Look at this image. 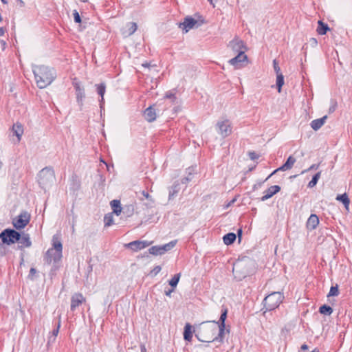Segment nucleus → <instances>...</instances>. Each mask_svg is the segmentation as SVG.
Returning <instances> with one entry per match:
<instances>
[{"mask_svg": "<svg viewBox=\"0 0 352 352\" xmlns=\"http://www.w3.org/2000/svg\"><path fill=\"white\" fill-rule=\"evenodd\" d=\"M36 83L38 88L44 89L56 78V73L54 68L45 65H36L32 69Z\"/></svg>", "mask_w": 352, "mask_h": 352, "instance_id": "nucleus-1", "label": "nucleus"}, {"mask_svg": "<svg viewBox=\"0 0 352 352\" xmlns=\"http://www.w3.org/2000/svg\"><path fill=\"white\" fill-rule=\"evenodd\" d=\"M217 331V328L215 324L206 325L201 327L195 336L201 342L210 343L220 338L219 334L216 336Z\"/></svg>", "mask_w": 352, "mask_h": 352, "instance_id": "nucleus-2", "label": "nucleus"}, {"mask_svg": "<svg viewBox=\"0 0 352 352\" xmlns=\"http://www.w3.org/2000/svg\"><path fill=\"white\" fill-rule=\"evenodd\" d=\"M56 180L54 170L52 167L43 168L38 175V182L43 189L51 186Z\"/></svg>", "mask_w": 352, "mask_h": 352, "instance_id": "nucleus-3", "label": "nucleus"}, {"mask_svg": "<svg viewBox=\"0 0 352 352\" xmlns=\"http://www.w3.org/2000/svg\"><path fill=\"white\" fill-rule=\"evenodd\" d=\"M283 298L284 296L280 292H272L264 298V307L266 311L274 310L279 307Z\"/></svg>", "mask_w": 352, "mask_h": 352, "instance_id": "nucleus-4", "label": "nucleus"}, {"mask_svg": "<svg viewBox=\"0 0 352 352\" xmlns=\"http://www.w3.org/2000/svg\"><path fill=\"white\" fill-rule=\"evenodd\" d=\"M62 258V252H59L57 250L49 249L45 256H44V261L47 265H50L53 263V266L51 270V273L55 272L58 268V263L60 261Z\"/></svg>", "mask_w": 352, "mask_h": 352, "instance_id": "nucleus-5", "label": "nucleus"}, {"mask_svg": "<svg viewBox=\"0 0 352 352\" xmlns=\"http://www.w3.org/2000/svg\"><path fill=\"white\" fill-rule=\"evenodd\" d=\"M20 232L12 228H6L0 233L1 242L10 245L19 240Z\"/></svg>", "mask_w": 352, "mask_h": 352, "instance_id": "nucleus-6", "label": "nucleus"}, {"mask_svg": "<svg viewBox=\"0 0 352 352\" xmlns=\"http://www.w3.org/2000/svg\"><path fill=\"white\" fill-rule=\"evenodd\" d=\"M30 219V214L25 211L12 220V225L16 230H20L23 229L28 224Z\"/></svg>", "mask_w": 352, "mask_h": 352, "instance_id": "nucleus-7", "label": "nucleus"}, {"mask_svg": "<svg viewBox=\"0 0 352 352\" xmlns=\"http://www.w3.org/2000/svg\"><path fill=\"white\" fill-rule=\"evenodd\" d=\"M245 266V263L242 261H237L233 265L232 272L239 280H242L249 274L248 271L244 269Z\"/></svg>", "mask_w": 352, "mask_h": 352, "instance_id": "nucleus-8", "label": "nucleus"}, {"mask_svg": "<svg viewBox=\"0 0 352 352\" xmlns=\"http://www.w3.org/2000/svg\"><path fill=\"white\" fill-rule=\"evenodd\" d=\"M218 133L223 137L226 138L230 135L232 133V126L230 120H224L218 121L216 124Z\"/></svg>", "mask_w": 352, "mask_h": 352, "instance_id": "nucleus-9", "label": "nucleus"}, {"mask_svg": "<svg viewBox=\"0 0 352 352\" xmlns=\"http://www.w3.org/2000/svg\"><path fill=\"white\" fill-rule=\"evenodd\" d=\"M228 47L234 53L236 54H239V52L241 51L245 52L247 50L244 42L238 38H234L230 41L228 45Z\"/></svg>", "mask_w": 352, "mask_h": 352, "instance_id": "nucleus-10", "label": "nucleus"}, {"mask_svg": "<svg viewBox=\"0 0 352 352\" xmlns=\"http://www.w3.org/2000/svg\"><path fill=\"white\" fill-rule=\"evenodd\" d=\"M228 314V309L226 308H224L221 310V314L220 316L219 320L218 322L212 321V322L216 325L218 324L219 327V336L220 337V339H222L223 337L224 331H225V321L227 318Z\"/></svg>", "mask_w": 352, "mask_h": 352, "instance_id": "nucleus-11", "label": "nucleus"}, {"mask_svg": "<svg viewBox=\"0 0 352 352\" xmlns=\"http://www.w3.org/2000/svg\"><path fill=\"white\" fill-rule=\"evenodd\" d=\"M245 61H248V56L243 51H241L235 57L229 60L228 63L236 69H239Z\"/></svg>", "mask_w": 352, "mask_h": 352, "instance_id": "nucleus-12", "label": "nucleus"}, {"mask_svg": "<svg viewBox=\"0 0 352 352\" xmlns=\"http://www.w3.org/2000/svg\"><path fill=\"white\" fill-rule=\"evenodd\" d=\"M198 21L191 16H186L182 23H180L179 27L182 28L185 32H188L190 29L195 27H199Z\"/></svg>", "mask_w": 352, "mask_h": 352, "instance_id": "nucleus-13", "label": "nucleus"}, {"mask_svg": "<svg viewBox=\"0 0 352 352\" xmlns=\"http://www.w3.org/2000/svg\"><path fill=\"white\" fill-rule=\"evenodd\" d=\"M19 243L17 249L23 250L25 248H30L32 246V241L30 234L25 232H20L19 240L17 241Z\"/></svg>", "mask_w": 352, "mask_h": 352, "instance_id": "nucleus-14", "label": "nucleus"}, {"mask_svg": "<svg viewBox=\"0 0 352 352\" xmlns=\"http://www.w3.org/2000/svg\"><path fill=\"white\" fill-rule=\"evenodd\" d=\"M151 243L152 242H148L146 241H133L127 244H125V246L134 252H137L149 246Z\"/></svg>", "mask_w": 352, "mask_h": 352, "instance_id": "nucleus-15", "label": "nucleus"}, {"mask_svg": "<svg viewBox=\"0 0 352 352\" xmlns=\"http://www.w3.org/2000/svg\"><path fill=\"white\" fill-rule=\"evenodd\" d=\"M74 87L76 90V101L80 107L83 105V100L85 98V89L80 86V82H74Z\"/></svg>", "mask_w": 352, "mask_h": 352, "instance_id": "nucleus-16", "label": "nucleus"}, {"mask_svg": "<svg viewBox=\"0 0 352 352\" xmlns=\"http://www.w3.org/2000/svg\"><path fill=\"white\" fill-rule=\"evenodd\" d=\"M85 301V298L80 293L74 294L71 298L70 309L74 311L82 302Z\"/></svg>", "mask_w": 352, "mask_h": 352, "instance_id": "nucleus-17", "label": "nucleus"}, {"mask_svg": "<svg viewBox=\"0 0 352 352\" xmlns=\"http://www.w3.org/2000/svg\"><path fill=\"white\" fill-rule=\"evenodd\" d=\"M280 190V187L278 185L271 186L265 192L264 195L261 198L262 201H265L267 199L271 198L275 194Z\"/></svg>", "mask_w": 352, "mask_h": 352, "instance_id": "nucleus-18", "label": "nucleus"}, {"mask_svg": "<svg viewBox=\"0 0 352 352\" xmlns=\"http://www.w3.org/2000/svg\"><path fill=\"white\" fill-rule=\"evenodd\" d=\"M296 161V160L295 157L290 155L287 159L286 162L280 167H279L277 169H276L275 170H274L271 175H274L276 172L280 171V170L285 171V170L291 169L292 168V166H294V164H295Z\"/></svg>", "mask_w": 352, "mask_h": 352, "instance_id": "nucleus-19", "label": "nucleus"}, {"mask_svg": "<svg viewBox=\"0 0 352 352\" xmlns=\"http://www.w3.org/2000/svg\"><path fill=\"white\" fill-rule=\"evenodd\" d=\"M96 91L98 95L100 96L101 99L100 100V107L101 111L104 109V95L106 91V85L104 82L100 84H96Z\"/></svg>", "mask_w": 352, "mask_h": 352, "instance_id": "nucleus-20", "label": "nucleus"}, {"mask_svg": "<svg viewBox=\"0 0 352 352\" xmlns=\"http://www.w3.org/2000/svg\"><path fill=\"white\" fill-rule=\"evenodd\" d=\"M144 118L149 122H153L156 119L155 109L153 106L146 108L144 111Z\"/></svg>", "mask_w": 352, "mask_h": 352, "instance_id": "nucleus-21", "label": "nucleus"}, {"mask_svg": "<svg viewBox=\"0 0 352 352\" xmlns=\"http://www.w3.org/2000/svg\"><path fill=\"white\" fill-rule=\"evenodd\" d=\"M319 223L318 217L315 214H311L307 221V228L309 230H314Z\"/></svg>", "mask_w": 352, "mask_h": 352, "instance_id": "nucleus-22", "label": "nucleus"}, {"mask_svg": "<svg viewBox=\"0 0 352 352\" xmlns=\"http://www.w3.org/2000/svg\"><path fill=\"white\" fill-rule=\"evenodd\" d=\"M327 116H324L321 118L314 120L311 122L310 126L314 131L320 129L325 123Z\"/></svg>", "mask_w": 352, "mask_h": 352, "instance_id": "nucleus-23", "label": "nucleus"}, {"mask_svg": "<svg viewBox=\"0 0 352 352\" xmlns=\"http://www.w3.org/2000/svg\"><path fill=\"white\" fill-rule=\"evenodd\" d=\"M12 130L13 133L17 137V142H20L23 133V125L19 122H16L13 124Z\"/></svg>", "mask_w": 352, "mask_h": 352, "instance_id": "nucleus-24", "label": "nucleus"}, {"mask_svg": "<svg viewBox=\"0 0 352 352\" xmlns=\"http://www.w3.org/2000/svg\"><path fill=\"white\" fill-rule=\"evenodd\" d=\"M336 199L337 201L342 202L343 204V205L344 206V208H346V210L347 211H349V205H350V199L346 192L341 194V195H338Z\"/></svg>", "mask_w": 352, "mask_h": 352, "instance_id": "nucleus-25", "label": "nucleus"}, {"mask_svg": "<svg viewBox=\"0 0 352 352\" xmlns=\"http://www.w3.org/2000/svg\"><path fill=\"white\" fill-rule=\"evenodd\" d=\"M52 245H53V248H52V250H55L58 251L59 252H62L63 245L59 239V236L57 234H55L53 236Z\"/></svg>", "mask_w": 352, "mask_h": 352, "instance_id": "nucleus-26", "label": "nucleus"}, {"mask_svg": "<svg viewBox=\"0 0 352 352\" xmlns=\"http://www.w3.org/2000/svg\"><path fill=\"white\" fill-rule=\"evenodd\" d=\"M192 338V326L189 323H186L184 330V339L186 341H190Z\"/></svg>", "mask_w": 352, "mask_h": 352, "instance_id": "nucleus-27", "label": "nucleus"}, {"mask_svg": "<svg viewBox=\"0 0 352 352\" xmlns=\"http://www.w3.org/2000/svg\"><path fill=\"white\" fill-rule=\"evenodd\" d=\"M111 206L113 210V212L116 215H119L122 211L121 204L119 200L114 199L111 201Z\"/></svg>", "mask_w": 352, "mask_h": 352, "instance_id": "nucleus-28", "label": "nucleus"}, {"mask_svg": "<svg viewBox=\"0 0 352 352\" xmlns=\"http://www.w3.org/2000/svg\"><path fill=\"white\" fill-rule=\"evenodd\" d=\"M317 32L320 35H324L327 31L329 30V28L327 24L323 23L322 21H318Z\"/></svg>", "mask_w": 352, "mask_h": 352, "instance_id": "nucleus-29", "label": "nucleus"}, {"mask_svg": "<svg viewBox=\"0 0 352 352\" xmlns=\"http://www.w3.org/2000/svg\"><path fill=\"white\" fill-rule=\"evenodd\" d=\"M236 238V235L234 233L230 232L223 236V241L226 245H229L235 241Z\"/></svg>", "mask_w": 352, "mask_h": 352, "instance_id": "nucleus-30", "label": "nucleus"}, {"mask_svg": "<svg viewBox=\"0 0 352 352\" xmlns=\"http://www.w3.org/2000/svg\"><path fill=\"white\" fill-rule=\"evenodd\" d=\"M176 243H177V240H173L166 244L160 245L162 254H164L166 252H168L169 250L173 249L175 246Z\"/></svg>", "mask_w": 352, "mask_h": 352, "instance_id": "nucleus-31", "label": "nucleus"}, {"mask_svg": "<svg viewBox=\"0 0 352 352\" xmlns=\"http://www.w3.org/2000/svg\"><path fill=\"white\" fill-rule=\"evenodd\" d=\"M179 189V184L177 182H175L169 190V199H172L175 195H176L178 193Z\"/></svg>", "mask_w": 352, "mask_h": 352, "instance_id": "nucleus-32", "label": "nucleus"}, {"mask_svg": "<svg viewBox=\"0 0 352 352\" xmlns=\"http://www.w3.org/2000/svg\"><path fill=\"white\" fill-rule=\"evenodd\" d=\"M333 308L327 305H323L319 308V312L321 314L330 316L333 313Z\"/></svg>", "mask_w": 352, "mask_h": 352, "instance_id": "nucleus-33", "label": "nucleus"}, {"mask_svg": "<svg viewBox=\"0 0 352 352\" xmlns=\"http://www.w3.org/2000/svg\"><path fill=\"white\" fill-rule=\"evenodd\" d=\"M320 175H321V172H318L317 173H316L313 176L311 180L309 182L307 187L310 188L314 187L317 184V183L320 177Z\"/></svg>", "mask_w": 352, "mask_h": 352, "instance_id": "nucleus-34", "label": "nucleus"}, {"mask_svg": "<svg viewBox=\"0 0 352 352\" xmlns=\"http://www.w3.org/2000/svg\"><path fill=\"white\" fill-rule=\"evenodd\" d=\"M284 84V76L282 74L276 75V87L278 89V91L280 93L281 91L282 87Z\"/></svg>", "mask_w": 352, "mask_h": 352, "instance_id": "nucleus-35", "label": "nucleus"}, {"mask_svg": "<svg viewBox=\"0 0 352 352\" xmlns=\"http://www.w3.org/2000/svg\"><path fill=\"white\" fill-rule=\"evenodd\" d=\"M126 28H128L126 34L130 36L136 31L137 24L134 22H131L126 25Z\"/></svg>", "mask_w": 352, "mask_h": 352, "instance_id": "nucleus-36", "label": "nucleus"}, {"mask_svg": "<svg viewBox=\"0 0 352 352\" xmlns=\"http://www.w3.org/2000/svg\"><path fill=\"white\" fill-rule=\"evenodd\" d=\"M148 252L151 254H153L155 256L162 255V252H161L160 245H154V246L151 247L148 249Z\"/></svg>", "mask_w": 352, "mask_h": 352, "instance_id": "nucleus-37", "label": "nucleus"}, {"mask_svg": "<svg viewBox=\"0 0 352 352\" xmlns=\"http://www.w3.org/2000/svg\"><path fill=\"white\" fill-rule=\"evenodd\" d=\"M180 273L176 274L174 275V276L169 280V285L172 287H176L180 278Z\"/></svg>", "mask_w": 352, "mask_h": 352, "instance_id": "nucleus-38", "label": "nucleus"}, {"mask_svg": "<svg viewBox=\"0 0 352 352\" xmlns=\"http://www.w3.org/2000/svg\"><path fill=\"white\" fill-rule=\"evenodd\" d=\"M104 226L109 227L113 223V215L111 213L105 214L104 217Z\"/></svg>", "mask_w": 352, "mask_h": 352, "instance_id": "nucleus-39", "label": "nucleus"}, {"mask_svg": "<svg viewBox=\"0 0 352 352\" xmlns=\"http://www.w3.org/2000/svg\"><path fill=\"white\" fill-rule=\"evenodd\" d=\"M339 294L338 286L336 285V286H331L330 288V291L327 295L329 296H337Z\"/></svg>", "mask_w": 352, "mask_h": 352, "instance_id": "nucleus-40", "label": "nucleus"}, {"mask_svg": "<svg viewBox=\"0 0 352 352\" xmlns=\"http://www.w3.org/2000/svg\"><path fill=\"white\" fill-rule=\"evenodd\" d=\"M165 98L172 99L173 102H175L176 100L175 91L173 90L167 91L165 94Z\"/></svg>", "mask_w": 352, "mask_h": 352, "instance_id": "nucleus-41", "label": "nucleus"}, {"mask_svg": "<svg viewBox=\"0 0 352 352\" xmlns=\"http://www.w3.org/2000/svg\"><path fill=\"white\" fill-rule=\"evenodd\" d=\"M73 15H74V22L76 23H80L81 22V18H80V16L77 10H74V12H73Z\"/></svg>", "mask_w": 352, "mask_h": 352, "instance_id": "nucleus-42", "label": "nucleus"}, {"mask_svg": "<svg viewBox=\"0 0 352 352\" xmlns=\"http://www.w3.org/2000/svg\"><path fill=\"white\" fill-rule=\"evenodd\" d=\"M192 179V173H191V171H189L188 176L182 179V183L187 184L188 182L191 181Z\"/></svg>", "mask_w": 352, "mask_h": 352, "instance_id": "nucleus-43", "label": "nucleus"}, {"mask_svg": "<svg viewBox=\"0 0 352 352\" xmlns=\"http://www.w3.org/2000/svg\"><path fill=\"white\" fill-rule=\"evenodd\" d=\"M273 66H274V69L275 72L276 73V75L282 74L280 72V67L278 66V63L276 61V60H273Z\"/></svg>", "mask_w": 352, "mask_h": 352, "instance_id": "nucleus-44", "label": "nucleus"}, {"mask_svg": "<svg viewBox=\"0 0 352 352\" xmlns=\"http://www.w3.org/2000/svg\"><path fill=\"white\" fill-rule=\"evenodd\" d=\"M60 327V321H58L56 328L54 329L52 332V336L54 337V338L53 339V341L55 340V337L57 336V335L59 332Z\"/></svg>", "mask_w": 352, "mask_h": 352, "instance_id": "nucleus-45", "label": "nucleus"}, {"mask_svg": "<svg viewBox=\"0 0 352 352\" xmlns=\"http://www.w3.org/2000/svg\"><path fill=\"white\" fill-rule=\"evenodd\" d=\"M162 267L160 265L155 266L153 270L151 272L152 276H156L161 271Z\"/></svg>", "mask_w": 352, "mask_h": 352, "instance_id": "nucleus-46", "label": "nucleus"}, {"mask_svg": "<svg viewBox=\"0 0 352 352\" xmlns=\"http://www.w3.org/2000/svg\"><path fill=\"white\" fill-rule=\"evenodd\" d=\"M36 272H37V271L35 268H34V267L30 268V272L28 274V278H30L31 280H33L34 276L36 274Z\"/></svg>", "mask_w": 352, "mask_h": 352, "instance_id": "nucleus-47", "label": "nucleus"}, {"mask_svg": "<svg viewBox=\"0 0 352 352\" xmlns=\"http://www.w3.org/2000/svg\"><path fill=\"white\" fill-rule=\"evenodd\" d=\"M318 167H319V164H312L308 169L302 170L301 173L303 174V173H305L307 171H309L311 170H316L318 168Z\"/></svg>", "mask_w": 352, "mask_h": 352, "instance_id": "nucleus-48", "label": "nucleus"}, {"mask_svg": "<svg viewBox=\"0 0 352 352\" xmlns=\"http://www.w3.org/2000/svg\"><path fill=\"white\" fill-rule=\"evenodd\" d=\"M3 244V243H0V256H4L6 254V248Z\"/></svg>", "mask_w": 352, "mask_h": 352, "instance_id": "nucleus-49", "label": "nucleus"}, {"mask_svg": "<svg viewBox=\"0 0 352 352\" xmlns=\"http://www.w3.org/2000/svg\"><path fill=\"white\" fill-rule=\"evenodd\" d=\"M249 157L252 160L258 159V155L255 152H250Z\"/></svg>", "mask_w": 352, "mask_h": 352, "instance_id": "nucleus-50", "label": "nucleus"}, {"mask_svg": "<svg viewBox=\"0 0 352 352\" xmlns=\"http://www.w3.org/2000/svg\"><path fill=\"white\" fill-rule=\"evenodd\" d=\"M336 104H334L333 105L329 107V112L331 113H333L336 110Z\"/></svg>", "mask_w": 352, "mask_h": 352, "instance_id": "nucleus-51", "label": "nucleus"}, {"mask_svg": "<svg viewBox=\"0 0 352 352\" xmlns=\"http://www.w3.org/2000/svg\"><path fill=\"white\" fill-rule=\"evenodd\" d=\"M142 195H143L146 199H149V197H150L149 194H148L147 192L144 191V190H143V191L142 192Z\"/></svg>", "mask_w": 352, "mask_h": 352, "instance_id": "nucleus-52", "label": "nucleus"}, {"mask_svg": "<svg viewBox=\"0 0 352 352\" xmlns=\"http://www.w3.org/2000/svg\"><path fill=\"white\" fill-rule=\"evenodd\" d=\"M140 351L141 352H146V349L144 344H140Z\"/></svg>", "mask_w": 352, "mask_h": 352, "instance_id": "nucleus-53", "label": "nucleus"}, {"mask_svg": "<svg viewBox=\"0 0 352 352\" xmlns=\"http://www.w3.org/2000/svg\"><path fill=\"white\" fill-rule=\"evenodd\" d=\"M301 349H302V350H307V349H308V346H307L306 344H303L301 346Z\"/></svg>", "mask_w": 352, "mask_h": 352, "instance_id": "nucleus-54", "label": "nucleus"}, {"mask_svg": "<svg viewBox=\"0 0 352 352\" xmlns=\"http://www.w3.org/2000/svg\"><path fill=\"white\" fill-rule=\"evenodd\" d=\"M237 234H238V236H239V239H240L241 237V235H242V230L241 229H239L237 232Z\"/></svg>", "mask_w": 352, "mask_h": 352, "instance_id": "nucleus-55", "label": "nucleus"}, {"mask_svg": "<svg viewBox=\"0 0 352 352\" xmlns=\"http://www.w3.org/2000/svg\"><path fill=\"white\" fill-rule=\"evenodd\" d=\"M173 289H170V290H168V291H165V294L166 296H170L171 293L173 292Z\"/></svg>", "mask_w": 352, "mask_h": 352, "instance_id": "nucleus-56", "label": "nucleus"}, {"mask_svg": "<svg viewBox=\"0 0 352 352\" xmlns=\"http://www.w3.org/2000/svg\"><path fill=\"white\" fill-rule=\"evenodd\" d=\"M5 33L4 29L3 28H0V36H2Z\"/></svg>", "mask_w": 352, "mask_h": 352, "instance_id": "nucleus-57", "label": "nucleus"}, {"mask_svg": "<svg viewBox=\"0 0 352 352\" xmlns=\"http://www.w3.org/2000/svg\"><path fill=\"white\" fill-rule=\"evenodd\" d=\"M210 4H212L213 6H214V2L217 0H208Z\"/></svg>", "mask_w": 352, "mask_h": 352, "instance_id": "nucleus-58", "label": "nucleus"}, {"mask_svg": "<svg viewBox=\"0 0 352 352\" xmlns=\"http://www.w3.org/2000/svg\"><path fill=\"white\" fill-rule=\"evenodd\" d=\"M19 3H20V6L21 7H23L24 6V2L22 1V0H18Z\"/></svg>", "mask_w": 352, "mask_h": 352, "instance_id": "nucleus-59", "label": "nucleus"}, {"mask_svg": "<svg viewBox=\"0 0 352 352\" xmlns=\"http://www.w3.org/2000/svg\"><path fill=\"white\" fill-rule=\"evenodd\" d=\"M149 65H150V64H149V63H143V64H142V66H143V67H149Z\"/></svg>", "mask_w": 352, "mask_h": 352, "instance_id": "nucleus-60", "label": "nucleus"}, {"mask_svg": "<svg viewBox=\"0 0 352 352\" xmlns=\"http://www.w3.org/2000/svg\"><path fill=\"white\" fill-rule=\"evenodd\" d=\"M1 42L2 45H3V48H4L6 45V42L3 41H1Z\"/></svg>", "mask_w": 352, "mask_h": 352, "instance_id": "nucleus-61", "label": "nucleus"}, {"mask_svg": "<svg viewBox=\"0 0 352 352\" xmlns=\"http://www.w3.org/2000/svg\"><path fill=\"white\" fill-rule=\"evenodd\" d=\"M311 352H319V350L318 349H314L313 351H311Z\"/></svg>", "mask_w": 352, "mask_h": 352, "instance_id": "nucleus-62", "label": "nucleus"}, {"mask_svg": "<svg viewBox=\"0 0 352 352\" xmlns=\"http://www.w3.org/2000/svg\"><path fill=\"white\" fill-rule=\"evenodd\" d=\"M1 2L4 4H6L8 3V1L7 0H1Z\"/></svg>", "mask_w": 352, "mask_h": 352, "instance_id": "nucleus-63", "label": "nucleus"}, {"mask_svg": "<svg viewBox=\"0 0 352 352\" xmlns=\"http://www.w3.org/2000/svg\"><path fill=\"white\" fill-rule=\"evenodd\" d=\"M24 261V259H23V256L22 255L21 256V265L23 263V262Z\"/></svg>", "mask_w": 352, "mask_h": 352, "instance_id": "nucleus-64", "label": "nucleus"}]
</instances>
